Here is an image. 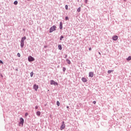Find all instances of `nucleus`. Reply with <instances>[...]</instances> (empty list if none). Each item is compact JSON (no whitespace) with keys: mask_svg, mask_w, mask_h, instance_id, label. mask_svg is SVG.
I'll list each match as a JSON object with an SVG mask.
<instances>
[{"mask_svg":"<svg viewBox=\"0 0 131 131\" xmlns=\"http://www.w3.org/2000/svg\"><path fill=\"white\" fill-rule=\"evenodd\" d=\"M56 28H57V27L56 26H53L50 28L49 32L50 33H52L53 31H55Z\"/></svg>","mask_w":131,"mask_h":131,"instance_id":"1","label":"nucleus"},{"mask_svg":"<svg viewBox=\"0 0 131 131\" xmlns=\"http://www.w3.org/2000/svg\"><path fill=\"white\" fill-rule=\"evenodd\" d=\"M28 60L29 61V62H33V61L35 60V59L33 57L29 56L28 57Z\"/></svg>","mask_w":131,"mask_h":131,"instance_id":"2","label":"nucleus"},{"mask_svg":"<svg viewBox=\"0 0 131 131\" xmlns=\"http://www.w3.org/2000/svg\"><path fill=\"white\" fill-rule=\"evenodd\" d=\"M65 126H66L65 122L62 121L61 125L60 126V130H63V129H64L65 128Z\"/></svg>","mask_w":131,"mask_h":131,"instance_id":"3","label":"nucleus"},{"mask_svg":"<svg viewBox=\"0 0 131 131\" xmlns=\"http://www.w3.org/2000/svg\"><path fill=\"white\" fill-rule=\"evenodd\" d=\"M50 84H51V85H53V84L54 85H58V82H55L53 80H51L50 81Z\"/></svg>","mask_w":131,"mask_h":131,"instance_id":"4","label":"nucleus"},{"mask_svg":"<svg viewBox=\"0 0 131 131\" xmlns=\"http://www.w3.org/2000/svg\"><path fill=\"white\" fill-rule=\"evenodd\" d=\"M113 40H114L115 41H116L117 39H118V36L117 35H114L112 37Z\"/></svg>","mask_w":131,"mask_h":131,"instance_id":"5","label":"nucleus"},{"mask_svg":"<svg viewBox=\"0 0 131 131\" xmlns=\"http://www.w3.org/2000/svg\"><path fill=\"white\" fill-rule=\"evenodd\" d=\"M19 123V124H21L22 125H23V124H24V119H23V118H20V122Z\"/></svg>","mask_w":131,"mask_h":131,"instance_id":"6","label":"nucleus"},{"mask_svg":"<svg viewBox=\"0 0 131 131\" xmlns=\"http://www.w3.org/2000/svg\"><path fill=\"white\" fill-rule=\"evenodd\" d=\"M59 29L61 30L63 29V23H62V21H61L59 24Z\"/></svg>","mask_w":131,"mask_h":131,"instance_id":"7","label":"nucleus"},{"mask_svg":"<svg viewBox=\"0 0 131 131\" xmlns=\"http://www.w3.org/2000/svg\"><path fill=\"white\" fill-rule=\"evenodd\" d=\"M33 88L35 90V91H37V90H38V85L34 84L33 86Z\"/></svg>","mask_w":131,"mask_h":131,"instance_id":"8","label":"nucleus"},{"mask_svg":"<svg viewBox=\"0 0 131 131\" xmlns=\"http://www.w3.org/2000/svg\"><path fill=\"white\" fill-rule=\"evenodd\" d=\"M89 77H94V73L90 72L89 73Z\"/></svg>","mask_w":131,"mask_h":131,"instance_id":"9","label":"nucleus"},{"mask_svg":"<svg viewBox=\"0 0 131 131\" xmlns=\"http://www.w3.org/2000/svg\"><path fill=\"white\" fill-rule=\"evenodd\" d=\"M26 39V36L23 37L21 39L20 42H24V40Z\"/></svg>","mask_w":131,"mask_h":131,"instance_id":"10","label":"nucleus"},{"mask_svg":"<svg viewBox=\"0 0 131 131\" xmlns=\"http://www.w3.org/2000/svg\"><path fill=\"white\" fill-rule=\"evenodd\" d=\"M82 81H83V82H86V81H88V80L86 79V78L82 77Z\"/></svg>","mask_w":131,"mask_h":131,"instance_id":"11","label":"nucleus"},{"mask_svg":"<svg viewBox=\"0 0 131 131\" xmlns=\"http://www.w3.org/2000/svg\"><path fill=\"white\" fill-rule=\"evenodd\" d=\"M36 114L37 116H40L41 113L40 111H37Z\"/></svg>","mask_w":131,"mask_h":131,"instance_id":"12","label":"nucleus"},{"mask_svg":"<svg viewBox=\"0 0 131 131\" xmlns=\"http://www.w3.org/2000/svg\"><path fill=\"white\" fill-rule=\"evenodd\" d=\"M66 62H67L68 64H71V61H70V60L68 59H66Z\"/></svg>","mask_w":131,"mask_h":131,"instance_id":"13","label":"nucleus"},{"mask_svg":"<svg viewBox=\"0 0 131 131\" xmlns=\"http://www.w3.org/2000/svg\"><path fill=\"white\" fill-rule=\"evenodd\" d=\"M20 48H24V42H20Z\"/></svg>","mask_w":131,"mask_h":131,"instance_id":"14","label":"nucleus"},{"mask_svg":"<svg viewBox=\"0 0 131 131\" xmlns=\"http://www.w3.org/2000/svg\"><path fill=\"white\" fill-rule=\"evenodd\" d=\"M58 49H59V50H60V51H61L62 50V45H58Z\"/></svg>","mask_w":131,"mask_h":131,"instance_id":"15","label":"nucleus"},{"mask_svg":"<svg viewBox=\"0 0 131 131\" xmlns=\"http://www.w3.org/2000/svg\"><path fill=\"white\" fill-rule=\"evenodd\" d=\"M127 61H130L131 60V56H129L126 58Z\"/></svg>","mask_w":131,"mask_h":131,"instance_id":"16","label":"nucleus"},{"mask_svg":"<svg viewBox=\"0 0 131 131\" xmlns=\"http://www.w3.org/2000/svg\"><path fill=\"white\" fill-rule=\"evenodd\" d=\"M62 71H63V72H65L66 71V68L63 67V68H62Z\"/></svg>","mask_w":131,"mask_h":131,"instance_id":"17","label":"nucleus"},{"mask_svg":"<svg viewBox=\"0 0 131 131\" xmlns=\"http://www.w3.org/2000/svg\"><path fill=\"white\" fill-rule=\"evenodd\" d=\"M111 72H113V70H108L107 71V73H108V74H110V73H111Z\"/></svg>","mask_w":131,"mask_h":131,"instance_id":"18","label":"nucleus"},{"mask_svg":"<svg viewBox=\"0 0 131 131\" xmlns=\"http://www.w3.org/2000/svg\"><path fill=\"white\" fill-rule=\"evenodd\" d=\"M14 5H18V1H14Z\"/></svg>","mask_w":131,"mask_h":131,"instance_id":"19","label":"nucleus"},{"mask_svg":"<svg viewBox=\"0 0 131 131\" xmlns=\"http://www.w3.org/2000/svg\"><path fill=\"white\" fill-rule=\"evenodd\" d=\"M63 38H64V36L61 35L60 37V40H62V39H63Z\"/></svg>","mask_w":131,"mask_h":131,"instance_id":"20","label":"nucleus"},{"mask_svg":"<svg viewBox=\"0 0 131 131\" xmlns=\"http://www.w3.org/2000/svg\"><path fill=\"white\" fill-rule=\"evenodd\" d=\"M30 76L31 77H32L33 76V72H31L30 73Z\"/></svg>","mask_w":131,"mask_h":131,"instance_id":"21","label":"nucleus"},{"mask_svg":"<svg viewBox=\"0 0 131 131\" xmlns=\"http://www.w3.org/2000/svg\"><path fill=\"white\" fill-rule=\"evenodd\" d=\"M56 104L57 106H60V102L58 101H57Z\"/></svg>","mask_w":131,"mask_h":131,"instance_id":"22","label":"nucleus"},{"mask_svg":"<svg viewBox=\"0 0 131 131\" xmlns=\"http://www.w3.org/2000/svg\"><path fill=\"white\" fill-rule=\"evenodd\" d=\"M65 9H66V10H68V5H66L65 6Z\"/></svg>","mask_w":131,"mask_h":131,"instance_id":"23","label":"nucleus"},{"mask_svg":"<svg viewBox=\"0 0 131 131\" xmlns=\"http://www.w3.org/2000/svg\"><path fill=\"white\" fill-rule=\"evenodd\" d=\"M80 10H81L80 7H79V8L77 9V12H80Z\"/></svg>","mask_w":131,"mask_h":131,"instance_id":"24","label":"nucleus"},{"mask_svg":"<svg viewBox=\"0 0 131 131\" xmlns=\"http://www.w3.org/2000/svg\"><path fill=\"white\" fill-rule=\"evenodd\" d=\"M66 20H69V17H68V16H66Z\"/></svg>","mask_w":131,"mask_h":131,"instance_id":"25","label":"nucleus"},{"mask_svg":"<svg viewBox=\"0 0 131 131\" xmlns=\"http://www.w3.org/2000/svg\"><path fill=\"white\" fill-rule=\"evenodd\" d=\"M0 63L1 64H4V62L3 61V60H0Z\"/></svg>","mask_w":131,"mask_h":131,"instance_id":"26","label":"nucleus"},{"mask_svg":"<svg viewBox=\"0 0 131 131\" xmlns=\"http://www.w3.org/2000/svg\"><path fill=\"white\" fill-rule=\"evenodd\" d=\"M21 55L20 54V53H17V57H20Z\"/></svg>","mask_w":131,"mask_h":131,"instance_id":"27","label":"nucleus"},{"mask_svg":"<svg viewBox=\"0 0 131 131\" xmlns=\"http://www.w3.org/2000/svg\"><path fill=\"white\" fill-rule=\"evenodd\" d=\"M25 116L27 117L28 116V113H26L25 115Z\"/></svg>","mask_w":131,"mask_h":131,"instance_id":"28","label":"nucleus"},{"mask_svg":"<svg viewBox=\"0 0 131 131\" xmlns=\"http://www.w3.org/2000/svg\"><path fill=\"white\" fill-rule=\"evenodd\" d=\"M35 109H38V106L37 105H36L35 107Z\"/></svg>","mask_w":131,"mask_h":131,"instance_id":"29","label":"nucleus"},{"mask_svg":"<svg viewBox=\"0 0 131 131\" xmlns=\"http://www.w3.org/2000/svg\"><path fill=\"white\" fill-rule=\"evenodd\" d=\"M85 4H88V0H85Z\"/></svg>","mask_w":131,"mask_h":131,"instance_id":"30","label":"nucleus"},{"mask_svg":"<svg viewBox=\"0 0 131 131\" xmlns=\"http://www.w3.org/2000/svg\"><path fill=\"white\" fill-rule=\"evenodd\" d=\"M93 104H96V101H94L93 102Z\"/></svg>","mask_w":131,"mask_h":131,"instance_id":"31","label":"nucleus"},{"mask_svg":"<svg viewBox=\"0 0 131 131\" xmlns=\"http://www.w3.org/2000/svg\"><path fill=\"white\" fill-rule=\"evenodd\" d=\"M89 51H92V48H90L89 49Z\"/></svg>","mask_w":131,"mask_h":131,"instance_id":"32","label":"nucleus"},{"mask_svg":"<svg viewBox=\"0 0 131 131\" xmlns=\"http://www.w3.org/2000/svg\"><path fill=\"white\" fill-rule=\"evenodd\" d=\"M67 57H68L67 55H66L64 56V58H67Z\"/></svg>","mask_w":131,"mask_h":131,"instance_id":"33","label":"nucleus"},{"mask_svg":"<svg viewBox=\"0 0 131 131\" xmlns=\"http://www.w3.org/2000/svg\"><path fill=\"white\" fill-rule=\"evenodd\" d=\"M16 71H18V68L15 69Z\"/></svg>","mask_w":131,"mask_h":131,"instance_id":"34","label":"nucleus"},{"mask_svg":"<svg viewBox=\"0 0 131 131\" xmlns=\"http://www.w3.org/2000/svg\"><path fill=\"white\" fill-rule=\"evenodd\" d=\"M1 77H4V76L3 75H1Z\"/></svg>","mask_w":131,"mask_h":131,"instance_id":"35","label":"nucleus"},{"mask_svg":"<svg viewBox=\"0 0 131 131\" xmlns=\"http://www.w3.org/2000/svg\"><path fill=\"white\" fill-rule=\"evenodd\" d=\"M99 55H101V53L100 52H98Z\"/></svg>","mask_w":131,"mask_h":131,"instance_id":"36","label":"nucleus"},{"mask_svg":"<svg viewBox=\"0 0 131 131\" xmlns=\"http://www.w3.org/2000/svg\"><path fill=\"white\" fill-rule=\"evenodd\" d=\"M47 46H44V48H47Z\"/></svg>","mask_w":131,"mask_h":131,"instance_id":"37","label":"nucleus"},{"mask_svg":"<svg viewBox=\"0 0 131 131\" xmlns=\"http://www.w3.org/2000/svg\"><path fill=\"white\" fill-rule=\"evenodd\" d=\"M67 108L68 109V108H69V107L68 106H67Z\"/></svg>","mask_w":131,"mask_h":131,"instance_id":"38","label":"nucleus"},{"mask_svg":"<svg viewBox=\"0 0 131 131\" xmlns=\"http://www.w3.org/2000/svg\"><path fill=\"white\" fill-rule=\"evenodd\" d=\"M124 1H126V0H124Z\"/></svg>","mask_w":131,"mask_h":131,"instance_id":"39","label":"nucleus"}]
</instances>
